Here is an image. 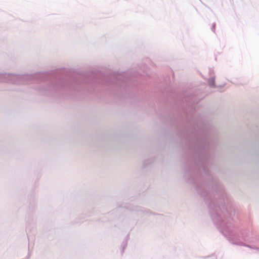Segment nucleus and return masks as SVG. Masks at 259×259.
I'll return each mask as SVG.
<instances>
[{
    "label": "nucleus",
    "instance_id": "obj_4",
    "mask_svg": "<svg viewBox=\"0 0 259 259\" xmlns=\"http://www.w3.org/2000/svg\"><path fill=\"white\" fill-rule=\"evenodd\" d=\"M117 78L119 81H124V79L123 78V75H121V74L118 75L117 76Z\"/></svg>",
    "mask_w": 259,
    "mask_h": 259
},
{
    "label": "nucleus",
    "instance_id": "obj_1",
    "mask_svg": "<svg viewBox=\"0 0 259 259\" xmlns=\"http://www.w3.org/2000/svg\"><path fill=\"white\" fill-rule=\"evenodd\" d=\"M213 222L215 226L219 228L224 236L232 244L243 245L252 248L249 245H246L243 243L245 241L246 238L241 232H239L234 228L230 219H223L217 214L213 216Z\"/></svg>",
    "mask_w": 259,
    "mask_h": 259
},
{
    "label": "nucleus",
    "instance_id": "obj_5",
    "mask_svg": "<svg viewBox=\"0 0 259 259\" xmlns=\"http://www.w3.org/2000/svg\"><path fill=\"white\" fill-rule=\"evenodd\" d=\"M211 88H212L214 86V78H213L212 77H211Z\"/></svg>",
    "mask_w": 259,
    "mask_h": 259
},
{
    "label": "nucleus",
    "instance_id": "obj_3",
    "mask_svg": "<svg viewBox=\"0 0 259 259\" xmlns=\"http://www.w3.org/2000/svg\"><path fill=\"white\" fill-rule=\"evenodd\" d=\"M198 192L202 197H205L209 194V187L208 186H201L198 189Z\"/></svg>",
    "mask_w": 259,
    "mask_h": 259
},
{
    "label": "nucleus",
    "instance_id": "obj_6",
    "mask_svg": "<svg viewBox=\"0 0 259 259\" xmlns=\"http://www.w3.org/2000/svg\"><path fill=\"white\" fill-rule=\"evenodd\" d=\"M125 246H126V244H125L124 246H123V249H124Z\"/></svg>",
    "mask_w": 259,
    "mask_h": 259
},
{
    "label": "nucleus",
    "instance_id": "obj_2",
    "mask_svg": "<svg viewBox=\"0 0 259 259\" xmlns=\"http://www.w3.org/2000/svg\"><path fill=\"white\" fill-rule=\"evenodd\" d=\"M35 74L17 75L7 73H0V82H6L15 84L29 83L36 77Z\"/></svg>",
    "mask_w": 259,
    "mask_h": 259
}]
</instances>
